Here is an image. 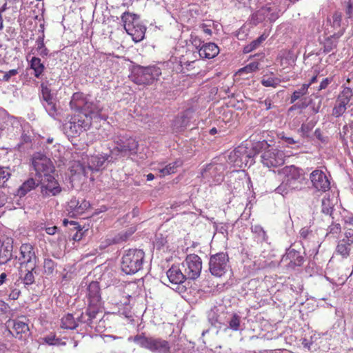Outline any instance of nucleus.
Segmentation results:
<instances>
[{
	"label": "nucleus",
	"mask_w": 353,
	"mask_h": 353,
	"mask_svg": "<svg viewBox=\"0 0 353 353\" xmlns=\"http://www.w3.org/2000/svg\"><path fill=\"white\" fill-rule=\"evenodd\" d=\"M279 174L282 177V181L275 192L283 196L302 190L307 183L303 170L294 165L283 167L279 170Z\"/></svg>",
	"instance_id": "1"
},
{
	"label": "nucleus",
	"mask_w": 353,
	"mask_h": 353,
	"mask_svg": "<svg viewBox=\"0 0 353 353\" xmlns=\"http://www.w3.org/2000/svg\"><path fill=\"white\" fill-rule=\"evenodd\" d=\"M88 308L85 314H81L79 320L86 323L90 327H97L94 325L102 306L101 288L97 281H92L87 288L86 294Z\"/></svg>",
	"instance_id": "2"
},
{
	"label": "nucleus",
	"mask_w": 353,
	"mask_h": 353,
	"mask_svg": "<svg viewBox=\"0 0 353 353\" xmlns=\"http://www.w3.org/2000/svg\"><path fill=\"white\" fill-rule=\"evenodd\" d=\"M145 253L141 250L129 249L121 259V268L126 274H134L141 270L144 262Z\"/></svg>",
	"instance_id": "3"
},
{
	"label": "nucleus",
	"mask_w": 353,
	"mask_h": 353,
	"mask_svg": "<svg viewBox=\"0 0 353 353\" xmlns=\"http://www.w3.org/2000/svg\"><path fill=\"white\" fill-rule=\"evenodd\" d=\"M141 347L147 349L153 353H170V345L168 341L161 338L145 336L143 334H138L134 337L128 338Z\"/></svg>",
	"instance_id": "4"
},
{
	"label": "nucleus",
	"mask_w": 353,
	"mask_h": 353,
	"mask_svg": "<svg viewBox=\"0 0 353 353\" xmlns=\"http://www.w3.org/2000/svg\"><path fill=\"white\" fill-rule=\"evenodd\" d=\"M91 123V117L89 115L77 112L63 125V130L68 137H77L88 130Z\"/></svg>",
	"instance_id": "5"
},
{
	"label": "nucleus",
	"mask_w": 353,
	"mask_h": 353,
	"mask_svg": "<svg viewBox=\"0 0 353 353\" xmlns=\"http://www.w3.org/2000/svg\"><path fill=\"white\" fill-rule=\"evenodd\" d=\"M263 150L261 151V161L267 168H276L284 163V153L283 151L271 147L267 142L260 143Z\"/></svg>",
	"instance_id": "6"
},
{
	"label": "nucleus",
	"mask_w": 353,
	"mask_h": 353,
	"mask_svg": "<svg viewBox=\"0 0 353 353\" xmlns=\"http://www.w3.org/2000/svg\"><path fill=\"white\" fill-rule=\"evenodd\" d=\"M161 70L157 65L139 66L132 74V81L138 85H150L158 80Z\"/></svg>",
	"instance_id": "7"
},
{
	"label": "nucleus",
	"mask_w": 353,
	"mask_h": 353,
	"mask_svg": "<svg viewBox=\"0 0 353 353\" xmlns=\"http://www.w3.org/2000/svg\"><path fill=\"white\" fill-rule=\"evenodd\" d=\"M116 146L111 150V154L120 157H129L137 153L138 141L132 137L123 136L115 141Z\"/></svg>",
	"instance_id": "8"
},
{
	"label": "nucleus",
	"mask_w": 353,
	"mask_h": 353,
	"mask_svg": "<svg viewBox=\"0 0 353 353\" xmlns=\"http://www.w3.org/2000/svg\"><path fill=\"white\" fill-rule=\"evenodd\" d=\"M121 21L127 33L133 37L135 41H140L143 39L145 32V28L139 24L138 18L136 14L124 12L121 16Z\"/></svg>",
	"instance_id": "9"
},
{
	"label": "nucleus",
	"mask_w": 353,
	"mask_h": 353,
	"mask_svg": "<svg viewBox=\"0 0 353 353\" xmlns=\"http://www.w3.org/2000/svg\"><path fill=\"white\" fill-rule=\"evenodd\" d=\"M32 165L36 175L40 179L50 175L54 170L50 159L41 153H37L33 156Z\"/></svg>",
	"instance_id": "10"
},
{
	"label": "nucleus",
	"mask_w": 353,
	"mask_h": 353,
	"mask_svg": "<svg viewBox=\"0 0 353 353\" xmlns=\"http://www.w3.org/2000/svg\"><path fill=\"white\" fill-rule=\"evenodd\" d=\"M184 275L188 279H195L199 276L202 269L201 258L194 254H189L181 263Z\"/></svg>",
	"instance_id": "11"
},
{
	"label": "nucleus",
	"mask_w": 353,
	"mask_h": 353,
	"mask_svg": "<svg viewBox=\"0 0 353 353\" xmlns=\"http://www.w3.org/2000/svg\"><path fill=\"white\" fill-rule=\"evenodd\" d=\"M228 256L225 253L219 252L210 256L209 270L211 274L221 277L225 274L228 268Z\"/></svg>",
	"instance_id": "12"
},
{
	"label": "nucleus",
	"mask_w": 353,
	"mask_h": 353,
	"mask_svg": "<svg viewBox=\"0 0 353 353\" xmlns=\"http://www.w3.org/2000/svg\"><path fill=\"white\" fill-rule=\"evenodd\" d=\"M19 251V256H15V259L19 261L21 266H30L32 270H35L37 258L33 245L30 243H23Z\"/></svg>",
	"instance_id": "13"
},
{
	"label": "nucleus",
	"mask_w": 353,
	"mask_h": 353,
	"mask_svg": "<svg viewBox=\"0 0 353 353\" xmlns=\"http://www.w3.org/2000/svg\"><path fill=\"white\" fill-rule=\"evenodd\" d=\"M222 170V165L209 164L201 172V176L210 185H219L224 179Z\"/></svg>",
	"instance_id": "14"
},
{
	"label": "nucleus",
	"mask_w": 353,
	"mask_h": 353,
	"mask_svg": "<svg viewBox=\"0 0 353 353\" xmlns=\"http://www.w3.org/2000/svg\"><path fill=\"white\" fill-rule=\"evenodd\" d=\"M41 192L45 197L57 196L61 192V188L52 175L41 178Z\"/></svg>",
	"instance_id": "15"
},
{
	"label": "nucleus",
	"mask_w": 353,
	"mask_h": 353,
	"mask_svg": "<svg viewBox=\"0 0 353 353\" xmlns=\"http://www.w3.org/2000/svg\"><path fill=\"white\" fill-rule=\"evenodd\" d=\"M352 96V90L350 88L343 89L338 97L336 104L332 110V115L336 117H339L343 115L346 111L347 106Z\"/></svg>",
	"instance_id": "16"
},
{
	"label": "nucleus",
	"mask_w": 353,
	"mask_h": 353,
	"mask_svg": "<svg viewBox=\"0 0 353 353\" xmlns=\"http://www.w3.org/2000/svg\"><path fill=\"white\" fill-rule=\"evenodd\" d=\"M312 187L317 191L326 192L330 188V182L326 174L321 170H314L310 174Z\"/></svg>",
	"instance_id": "17"
},
{
	"label": "nucleus",
	"mask_w": 353,
	"mask_h": 353,
	"mask_svg": "<svg viewBox=\"0 0 353 353\" xmlns=\"http://www.w3.org/2000/svg\"><path fill=\"white\" fill-rule=\"evenodd\" d=\"M304 261V258L295 249L290 248L286 250L285 254L281 259V262L290 268H294L296 266H301Z\"/></svg>",
	"instance_id": "18"
},
{
	"label": "nucleus",
	"mask_w": 353,
	"mask_h": 353,
	"mask_svg": "<svg viewBox=\"0 0 353 353\" xmlns=\"http://www.w3.org/2000/svg\"><path fill=\"white\" fill-rule=\"evenodd\" d=\"M278 17V14L272 12L271 7L265 6L252 14L251 21L253 24L257 25L266 19L274 21Z\"/></svg>",
	"instance_id": "19"
},
{
	"label": "nucleus",
	"mask_w": 353,
	"mask_h": 353,
	"mask_svg": "<svg viewBox=\"0 0 353 353\" xmlns=\"http://www.w3.org/2000/svg\"><path fill=\"white\" fill-rule=\"evenodd\" d=\"M167 278L170 283L176 287V289L180 288V285L188 279L184 272H182L179 266L173 265L166 272Z\"/></svg>",
	"instance_id": "20"
},
{
	"label": "nucleus",
	"mask_w": 353,
	"mask_h": 353,
	"mask_svg": "<svg viewBox=\"0 0 353 353\" xmlns=\"http://www.w3.org/2000/svg\"><path fill=\"white\" fill-rule=\"evenodd\" d=\"M110 155L99 154L88 157V169L92 171H99L106 161L109 160Z\"/></svg>",
	"instance_id": "21"
},
{
	"label": "nucleus",
	"mask_w": 353,
	"mask_h": 353,
	"mask_svg": "<svg viewBox=\"0 0 353 353\" xmlns=\"http://www.w3.org/2000/svg\"><path fill=\"white\" fill-rule=\"evenodd\" d=\"M88 99L84 97L82 92H75L72 96L70 102L71 109L79 112H83L86 106Z\"/></svg>",
	"instance_id": "22"
},
{
	"label": "nucleus",
	"mask_w": 353,
	"mask_h": 353,
	"mask_svg": "<svg viewBox=\"0 0 353 353\" xmlns=\"http://www.w3.org/2000/svg\"><path fill=\"white\" fill-rule=\"evenodd\" d=\"M219 47L214 43H205L199 50L200 57L205 59L214 58L219 54Z\"/></svg>",
	"instance_id": "23"
},
{
	"label": "nucleus",
	"mask_w": 353,
	"mask_h": 353,
	"mask_svg": "<svg viewBox=\"0 0 353 353\" xmlns=\"http://www.w3.org/2000/svg\"><path fill=\"white\" fill-rule=\"evenodd\" d=\"M12 322V328L15 332L14 336L19 339H21L23 338V334L26 335L29 332L28 324L26 321L19 319H14Z\"/></svg>",
	"instance_id": "24"
},
{
	"label": "nucleus",
	"mask_w": 353,
	"mask_h": 353,
	"mask_svg": "<svg viewBox=\"0 0 353 353\" xmlns=\"http://www.w3.org/2000/svg\"><path fill=\"white\" fill-rule=\"evenodd\" d=\"M251 232L253 234L254 241L257 243H268V236L266 231L261 225L259 224L252 225Z\"/></svg>",
	"instance_id": "25"
},
{
	"label": "nucleus",
	"mask_w": 353,
	"mask_h": 353,
	"mask_svg": "<svg viewBox=\"0 0 353 353\" xmlns=\"http://www.w3.org/2000/svg\"><path fill=\"white\" fill-rule=\"evenodd\" d=\"M90 206V203L85 200H82L80 203L79 200L72 199L68 203L69 209L75 214H82Z\"/></svg>",
	"instance_id": "26"
},
{
	"label": "nucleus",
	"mask_w": 353,
	"mask_h": 353,
	"mask_svg": "<svg viewBox=\"0 0 353 353\" xmlns=\"http://www.w3.org/2000/svg\"><path fill=\"white\" fill-rule=\"evenodd\" d=\"M101 110V108L98 103L90 101L88 99L86 106L83 112H79V113H85L91 117V121L93 118L97 117Z\"/></svg>",
	"instance_id": "27"
},
{
	"label": "nucleus",
	"mask_w": 353,
	"mask_h": 353,
	"mask_svg": "<svg viewBox=\"0 0 353 353\" xmlns=\"http://www.w3.org/2000/svg\"><path fill=\"white\" fill-rule=\"evenodd\" d=\"M13 246L12 243H7L0 250V265L8 263L13 257Z\"/></svg>",
	"instance_id": "28"
},
{
	"label": "nucleus",
	"mask_w": 353,
	"mask_h": 353,
	"mask_svg": "<svg viewBox=\"0 0 353 353\" xmlns=\"http://www.w3.org/2000/svg\"><path fill=\"white\" fill-rule=\"evenodd\" d=\"M30 67L34 70V76L39 78L43 73L45 66L39 57H33L30 61Z\"/></svg>",
	"instance_id": "29"
},
{
	"label": "nucleus",
	"mask_w": 353,
	"mask_h": 353,
	"mask_svg": "<svg viewBox=\"0 0 353 353\" xmlns=\"http://www.w3.org/2000/svg\"><path fill=\"white\" fill-rule=\"evenodd\" d=\"M79 318L80 316L76 320L72 314H67L61 319V327L63 329L74 330L78 326V322L82 323Z\"/></svg>",
	"instance_id": "30"
},
{
	"label": "nucleus",
	"mask_w": 353,
	"mask_h": 353,
	"mask_svg": "<svg viewBox=\"0 0 353 353\" xmlns=\"http://www.w3.org/2000/svg\"><path fill=\"white\" fill-rule=\"evenodd\" d=\"M39 183H37L32 178L26 180L17 190V195L20 197L25 196L28 192L34 189Z\"/></svg>",
	"instance_id": "31"
},
{
	"label": "nucleus",
	"mask_w": 353,
	"mask_h": 353,
	"mask_svg": "<svg viewBox=\"0 0 353 353\" xmlns=\"http://www.w3.org/2000/svg\"><path fill=\"white\" fill-rule=\"evenodd\" d=\"M343 34V31L338 32L337 34H334L330 37L327 38L323 45V52L325 53H329L332 50H333L336 47V42L334 41L332 38L335 37L336 39L339 38Z\"/></svg>",
	"instance_id": "32"
},
{
	"label": "nucleus",
	"mask_w": 353,
	"mask_h": 353,
	"mask_svg": "<svg viewBox=\"0 0 353 353\" xmlns=\"http://www.w3.org/2000/svg\"><path fill=\"white\" fill-rule=\"evenodd\" d=\"M353 249V247L350 246L346 242L342 239L341 240L336 246V252L341 255L343 258H347L350 254V251Z\"/></svg>",
	"instance_id": "33"
},
{
	"label": "nucleus",
	"mask_w": 353,
	"mask_h": 353,
	"mask_svg": "<svg viewBox=\"0 0 353 353\" xmlns=\"http://www.w3.org/2000/svg\"><path fill=\"white\" fill-rule=\"evenodd\" d=\"M43 105L48 114L52 118L55 119L58 115V108L56 99L48 103H43Z\"/></svg>",
	"instance_id": "34"
},
{
	"label": "nucleus",
	"mask_w": 353,
	"mask_h": 353,
	"mask_svg": "<svg viewBox=\"0 0 353 353\" xmlns=\"http://www.w3.org/2000/svg\"><path fill=\"white\" fill-rule=\"evenodd\" d=\"M37 50L39 51V54L42 57H47L49 53V50L45 46L44 44V34L43 33L36 40Z\"/></svg>",
	"instance_id": "35"
},
{
	"label": "nucleus",
	"mask_w": 353,
	"mask_h": 353,
	"mask_svg": "<svg viewBox=\"0 0 353 353\" xmlns=\"http://www.w3.org/2000/svg\"><path fill=\"white\" fill-rule=\"evenodd\" d=\"M310 84H303L297 90H295L290 97V103H294L296 100L307 93Z\"/></svg>",
	"instance_id": "36"
},
{
	"label": "nucleus",
	"mask_w": 353,
	"mask_h": 353,
	"mask_svg": "<svg viewBox=\"0 0 353 353\" xmlns=\"http://www.w3.org/2000/svg\"><path fill=\"white\" fill-rule=\"evenodd\" d=\"M334 205L328 197H323L321 201V212L325 214L331 215Z\"/></svg>",
	"instance_id": "37"
},
{
	"label": "nucleus",
	"mask_w": 353,
	"mask_h": 353,
	"mask_svg": "<svg viewBox=\"0 0 353 353\" xmlns=\"http://www.w3.org/2000/svg\"><path fill=\"white\" fill-rule=\"evenodd\" d=\"M229 327L233 331H238L240 328L241 317L237 314H233L228 321Z\"/></svg>",
	"instance_id": "38"
},
{
	"label": "nucleus",
	"mask_w": 353,
	"mask_h": 353,
	"mask_svg": "<svg viewBox=\"0 0 353 353\" xmlns=\"http://www.w3.org/2000/svg\"><path fill=\"white\" fill-rule=\"evenodd\" d=\"M26 272L22 278V281L24 285H30L34 282V276L33 274V271L34 270H32V267H27Z\"/></svg>",
	"instance_id": "39"
},
{
	"label": "nucleus",
	"mask_w": 353,
	"mask_h": 353,
	"mask_svg": "<svg viewBox=\"0 0 353 353\" xmlns=\"http://www.w3.org/2000/svg\"><path fill=\"white\" fill-rule=\"evenodd\" d=\"M11 176L9 168L0 167V187H3Z\"/></svg>",
	"instance_id": "40"
},
{
	"label": "nucleus",
	"mask_w": 353,
	"mask_h": 353,
	"mask_svg": "<svg viewBox=\"0 0 353 353\" xmlns=\"http://www.w3.org/2000/svg\"><path fill=\"white\" fill-rule=\"evenodd\" d=\"M43 341L50 345H65V342H61V340L57 338L54 334H50L43 339Z\"/></svg>",
	"instance_id": "41"
},
{
	"label": "nucleus",
	"mask_w": 353,
	"mask_h": 353,
	"mask_svg": "<svg viewBox=\"0 0 353 353\" xmlns=\"http://www.w3.org/2000/svg\"><path fill=\"white\" fill-rule=\"evenodd\" d=\"M41 99L43 103H48L55 99L51 94L50 89L43 83L41 84Z\"/></svg>",
	"instance_id": "42"
},
{
	"label": "nucleus",
	"mask_w": 353,
	"mask_h": 353,
	"mask_svg": "<svg viewBox=\"0 0 353 353\" xmlns=\"http://www.w3.org/2000/svg\"><path fill=\"white\" fill-rule=\"evenodd\" d=\"M281 82V80L274 77H264L261 80V84L265 87L276 88Z\"/></svg>",
	"instance_id": "43"
},
{
	"label": "nucleus",
	"mask_w": 353,
	"mask_h": 353,
	"mask_svg": "<svg viewBox=\"0 0 353 353\" xmlns=\"http://www.w3.org/2000/svg\"><path fill=\"white\" fill-rule=\"evenodd\" d=\"M341 232V226L340 223H332L327 228V236L332 235L336 237Z\"/></svg>",
	"instance_id": "44"
},
{
	"label": "nucleus",
	"mask_w": 353,
	"mask_h": 353,
	"mask_svg": "<svg viewBox=\"0 0 353 353\" xmlns=\"http://www.w3.org/2000/svg\"><path fill=\"white\" fill-rule=\"evenodd\" d=\"M55 263L50 259H46L43 263V269L45 274L50 275L54 272Z\"/></svg>",
	"instance_id": "45"
},
{
	"label": "nucleus",
	"mask_w": 353,
	"mask_h": 353,
	"mask_svg": "<svg viewBox=\"0 0 353 353\" xmlns=\"http://www.w3.org/2000/svg\"><path fill=\"white\" fill-rule=\"evenodd\" d=\"M345 237L343 239L347 244L353 247V228L344 226Z\"/></svg>",
	"instance_id": "46"
},
{
	"label": "nucleus",
	"mask_w": 353,
	"mask_h": 353,
	"mask_svg": "<svg viewBox=\"0 0 353 353\" xmlns=\"http://www.w3.org/2000/svg\"><path fill=\"white\" fill-rule=\"evenodd\" d=\"M259 64L258 62H252L247 65L246 66H245L244 68L240 69L239 70V72L241 74L242 72L250 73L254 72L259 69Z\"/></svg>",
	"instance_id": "47"
},
{
	"label": "nucleus",
	"mask_w": 353,
	"mask_h": 353,
	"mask_svg": "<svg viewBox=\"0 0 353 353\" xmlns=\"http://www.w3.org/2000/svg\"><path fill=\"white\" fill-rule=\"evenodd\" d=\"M12 125V130L14 134H19L22 132V127L19 121L15 118H11L8 121Z\"/></svg>",
	"instance_id": "48"
},
{
	"label": "nucleus",
	"mask_w": 353,
	"mask_h": 353,
	"mask_svg": "<svg viewBox=\"0 0 353 353\" xmlns=\"http://www.w3.org/2000/svg\"><path fill=\"white\" fill-rule=\"evenodd\" d=\"M342 21V14L339 12H335L332 15V27L338 28L341 27Z\"/></svg>",
	"instance_id": "49"
},
{
	"label": "nucleus",
	"mask_w": 353,
	"mask_h": 353,
	"mask_svg": "<svg viewBox=\"0 0 353 353\" xmlns=\"http://www.w3.org/2000/svg\"><path fill=\"white\" fill-rule=\"evenodd\" d=\"M313 128V124L310 123H303L302 124L301 128L299 130V132L301 133V135L303 137H308L309 132Z\"/></svg>",
	"instance_id": "50"
},
{
	"label": "nucleus",
	"mask_w": 353,
	"mask_h": 353,
	"mask_svg": "<svg viewBox=\"0 0 353 353\" xmlns=\"http://www.w3.org/2000/svg\"><path fill=\"white\" fill-rule=\"evenodd\" d=\"M0 72L3 73V77L1 78V81H6V82L9 81L10 79H11V77L16 76L19 73L17 69H12V70H10L9 71L5 72L0 71Z\"/></svg>",
	"instance_id": "51"
},
{
	"label": "nucleus",
	"mask_w": 353,
	"mask_h": 353,
	"mask_svg": "<svg viewBox=\"0 0 353 353\" xmlns=\"http://www.w3.org/2000/svg\"><path fill=\"white\" fill-rule=\"evenodd\" d=\"M112 276H113V274L110 272L103 273L101 276V281H104L105 285L108 287L111 286V285H114L117 282H119V281L117 279H114V280H111V281H109L108 279H110Z\"/></svg>",
	"instance_id": "52"
},
{
	"label": "nucleus",
	"mask_w": 353,
	"mask_h": 353,
	"mask_svg": "<svg viewBox=\"0 0 353 353\" xmlns=\"http://www.w3.org/2000/svg\"><path fill=\"white\" fill-rule=\"evenodd\" d=\"M159 173L161 174V176H164L165 175H168L170 174H173L176 172L174 169L170 166V164H168L164 168H158Z\"/></svg>",
	"instance_id": "53"
},
{
	"label": "nucleus",
	"mask_w": 353,
	"mask_h": 353,
	"mask_svg": "<svg viewBox=\"0 0 353 353\" xmlns=\"http://www.w3.org/2000/svg\"><path fill=\"white\" fill-rule=\"evenodd\" d=\"M190 42L192 43V44L196 48V49H200V48L203 45L202 44L203 43V41H201V39L196 35L195 34H191L190 36Z\"/></svg>",
	"instance_id": "54"
},
{
	"label": "nucleus",
	"mask_w": 353,
	"mask_h": 353,
	"mask_svg": "<svg viewBox=\"0 0 353 353\" xmlns=\"http://www.w3.org/2000/svg\"><path fill=\"white\" fill-rule=\"evenodd\" d=\"M345 14L348 19L353 21V2L350 0L346 2Z\"/></svg>",
	"instance_id": "55"
},
{
	"label": "nucleus",
	"mask_w": 353,
	"mask_h": 353,
	"mask_svg": "<svg viewBox=\"0 0 353 353\" xmlns=\"http://www.w3.org/2000/svg\"><path fill=\"white\" fill-rule=\"evenodd\" d=\"M299 234L302 239H307L312 235V230L307 227H304L301 229Z\"/></svg>",
	"instance_id": "56"
},
{
	"label": "nucleus",
	"mask_w": 353,
	"mask_h": 353,
	"mask_svg": "<svg viewBox=\"0 0 353 353\" xmlns=\"http://www.w3.org/2000/svg\"><path fill=\"white\" fill-rule=\"evenodd\" d=\"M259 46L258 41L256 40L252 41L249 45L244 48L243 52L245 53L250 52L251 51L256 49Z\"/></svg>",
	"instance_id": "57"
},
{
	"label": "nucleus",
	"mask_w": 353,
	"mask_h": 353,
	"mask_svg": "<svg viewBox=\"0 0 353 353\" xmlns=\"http://www.w3.org/2000/svg\"><path fill=\"white\" fill-rule=\"evenodd\" d=\"M75 166L77 168L76 170H74L75 172H78L79 174L82 173L84 175L86 174L85 168L82 164H81L79 162H75L73 168H74Z\"/></svg>",
	"instance_id": "58"
},
{
	"label": "nucleus",
	"mask_w": 353,
	"mask_h": 353,
	"mask_svg": "<svg viewBox=\"0 0 353 353\" xmlns=\"http://www.w3.org/2000/svg\"><path fill=\"white\" fill-rule=\"evenodd\" d=\"M261 107L265 110H270L272 108V101L270 99H266L264 101L259 102Z\"/></svg>",
	"instance_id": "59"
},
{
	"label": "nucleus",
	"mask_w": 353,
	"mask_h": 353,
	"mask_svg": "<svg viewBox=\"0 0 353 353\" xmlns=\"http://www.w3.org/2000/svg\"><path fill=\"white\" fill-rule=\"evenodd\" d=\"M344 226H347V228H353V216H348V217H344Z\"/></svg>",
	"instance_id": "60"
},
{
	"label": "nucleus",
	"mask_w": 353,
	"mask_h": 353,
	"mask_svg": "<svg viewBox=\"0 0 353 353\" xmlns=\"http://www.w3.org/2000/svg\"><path fill=\"white\" fill-rule=\"evenodd\" d=\"M282 139L285 141V143L288 145H292V144H295V143H297L298 141H295L293 138L292 137H284L283 136L282 137Z\"/></svg>",
	"instance_id": "61"
},
{
	"label": "nucleus",
	"mask_w": 353,
	"mask_h": 353,
	"mask_svg": "<svg viewBox=\"0 0 353 353\" xmlns=\"http://www.w3.org/2000/svg\"><path fill=\"white\" fill-rule=\"evenodd\" d=\"M165 242L166 241L163 238H161V240L157 238L155 241V246L157 248V249L159 250L164 245Z\"/></svg>",
	"instance_id": "62"
},
{
	"label": "nucleus",
	"mask_w": 353,
	"mask_h": 353,
	"mask_svg": "<svg viewBox=\"0 0 353 353\" xmlns=\"http://www.w3.org/2000/svg\"><path fill=\"white\" fill-rule=\"evenodd\" d=\"M330 83V80L329 79L326 78L323 79L320 83L319 90H323L326 88Z\"/></svg>",
	"instance_id": "63"
},
{
	"label": "nucleus",
	"mask_w": 353,
	"mask_h": 353,
	"mask_svg": "<svg viewBox=\"0 0 353 353\" xmlns=\"http://www.w3.org/2000/svg\"><path fill=\"white\" fill-rule=\"evenodd\" d=\"M169 164L172 168V169H174V170L176 172V168L178 167L181 166L182 163H181V161L176 160V161H173L172 163H170Z\"/></svg>",
	"instance_id": "64"
}]
</instances>
